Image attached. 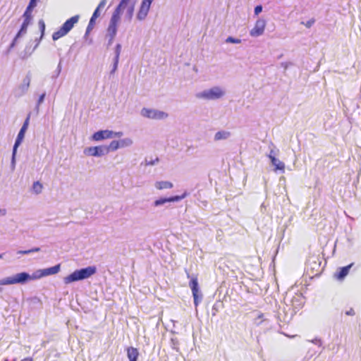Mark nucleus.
<instances>
[{
	"mask_svg": "<svg viewBox=\"0 0 361 361\" xmlns=\"http://www.w3.org/2000/svg\"><path fill=\"white\" fill-rule=\"evenodd\" d=\"M136 2L137 0H121L116 8L121 13L126 11V18L130 21L133 16Z\"/></svg>",
	"mask_w": 361,
	"mask_h": 361,
	"instance_id": "9",
	"label": "nucleus"
},
{
	"mask_svg": "<svg viewBox=\"0 0 361 361\" xmlns=\"http://www.w3.org/2000/svg\"><path fill=\"white\" fill-rule=\"evenodd\" d=\"M43 185L39 181H35L32 183V188H31V192L35 195H39L42 193L43 190Z\"/></svg>",
	"mask_w": 361,
	"mask_h": 361,
	"instance_id": "20",
	"label": "nucleus"
},
{
	"mask_svg": "<svg viewBox=\"0 0 361 361\" xmlns=\"http://www.w3.org/2000/svg\"><path fill=\"white\" fill-rule=\"evenodd\" d=\"M96 19H97V18H93V16H92L91 17V18H90V23H90V24H91V25H94V22H95V20H96Z\"/></svg>",
	"mask_w": 361,
	"mask_h": 361,
	"instance_id": "39",
	"label": "nucleus"
},
{
	"mask_svg": "<svg viewBox=\"0 0 361 361\" xmlns=\"http://www.w3.org/2000/svg\"><path fill=\"white\" fill-rule=\"evenodd\" d=\"M106 4V0H102L100 1L99 4L98 5L97 8L99 9L103 8L105 6Z\"/></svg>",
	"mask_w": 361,
	"mask_h": 361,
	"instance_id": "35",
	"label": "nucleus"
},
{
	"mask_svg": "<svg viewBox=\"0 0 361 361\" xmlns=\"http://www.w3.org/2000/svg\"><path fill=\"white\" fill-rule=\"evenodd\" d=\"M231 133L228 130H220L215 133L214 138L215 140L219 141L227 140L231 137Z\"/></svg>",
	"mask_w": 361,
	"mask_h": 361,
	"instance_id": "17",
	"label": "nucleus"
},
{
	"mask_svg": "<svg viewBox=\"0 0 361 361\" xmlns=\"http://www.w3.org/2000/svg\"><path fill=\"white\" fill-rule=\"evenodd\" d=\"M154 0H142L137 13V19L140 21L144 20L149 11L151 4Z\"/></svg>",
	"mask_w": 361,
	"mask_h": 361,
	"instance_id": "11",
	"label": "nucleus"
},
{
	"mask_svg": "<svg viewBox=\"0 0 361 361\" xmlns=\"http://www.w3.org/2000/svg\"><path fill=\"white\" fill-rule=\"evenodd\" d=\"M121 13H121L119 11H118L117 8H116L115 11L114 12V13L111 16L109 23L118 26V25L120 22V20H121Z\"/></svg>",
	"mask_w": 361,
	"mask_h": 361,
	"instance_id": "21",
	"label": "nucleus"
},
{
	"mask_svg": "<svg viewBox=\"0 0 361 361\" xmlns=\"http://www.w3.org/2000/svg\"><path fill=\"white\" fill-rule=\"evenodd\" d=\"M31 82V77L30 75H27L23 80H22L21 83L18 87V90L20 91L22 94H25L27 92L30 85Z\"/></svg>",
	"mask_w": 361,
	"mask_h": 361,
	"instance_id": "16",
	"label": "nucleus"
},
{
	"mask_svg": "<svg viewBox=\"0 0 361 361\" xmlns=\"http://www.w3.org/2000/svg\"><path fill=\"white\" fill-rule=\"evenodd\" d=\"M345 314L352 316L355 314V312L353 309H350L348 311H346Z\"/></svg>",
	"mask_w": 361,
	"mask_h": 361,
	"instance_id": "37",
	"label": "nucleus"
},
{
	"mask_svg": "<svg viewBox=\"0 0 361 361\" xmlns=\"http://www.w3.org/2000/svg\"><path fill=\"white\" fill-rule=\"evenodd\" d=\"M3 256H4V255H3V254H0V259H2V258H3Z\"/></svg>",
	"mask_w": 361,
	"mask_h": 361,
	"instance_id": "41",
	"label": "nucleus"
},
{
	"mask_svg": "<svg viewBox=\"0 0 361 361\" xmlns=\"http://www.w3.org/2000/svg\"><path fill=\"white\" fill-rule=\"evenodd\" d=\"M29 117L27 118V119L25 121L23 126L21 127V130H25L27 131V128H28V126H29Z\"/></svg>",
	"mask_w": 361,
	"mask_h": 361,
	"instance_id": "32",
	"label": "nucleus"
},
{
	"mask_svg": "<svg viewBox=\"0 0 361 361\" xmlns=\"http://www.w3.org/2000/svg\"><path fill=\"white\" fill-rule=\"evenodd\" d=\"M269 159L271 160V164L274 166V171H280L282 173L285 171V164L276 158L274 156L270 154Z\"/></svg>",
	"mask_w": 361,
	"mask_h": 361,
	"instance_id": "15",
	"label": "nucleus"
},
{
	"mask_svg": "<svg viewBox=\"0 0 361 361\" xmlns=\"http://www.w3.org/2000/svg\"><path fill=\"white\" fill-rule=\"evenodd\" d=\"M140 115L143 118L153 121H164L169 116L166 111L147 106L142 107L140 109Z\"/></svg>",
	"mask_w": 361,
	"mask_h": 361,
	"instance_id": "4",
	"label": "nucleus"
},
{
	"mask_svg": "<svg viewBox=\"0 0 361 361\" xmlns=\"http://www.w3.org/2000/svg\"><path fill=\"white\" fill-rule=\"evenodd\" d=\"M21 361H32V360L30 357H26L23 359Z\"/></svg>",
	"mask_w": 361,
	"mask_h": 361,
	"instance_id": "40",
	"label": "nucleus"
},
{
	"mask_svg": "<svg viewBox=\"0 0 361 361\" xmlns=\"http://www.w3.org/2000/svg\"><path fill=\"white\" fill-rule=\"evenodd\" d=\"M18 149H15L14 147H13V152H12V159H11V164L14 166L16 164V156L17 154Z\"/></svg>",
	"mask_w": 361,
	"mask_h": 361,
	"instance_id": "31",
	"label": "nucleus"
},
{
	"mask_svg": "<svg viewBox=\"0 0 361 361\" xmlns=\"http://www.w3.org/2000/svg\"><path fill=\"white\" fill-rule=\"evenodd\" d=\"M25 133H26L25 130H21V129L20 130V131L17 135V137L16 139L14 145H13L14 150L18 149L19 146L22 144V142L25 138Z\"/></svg>",
	"mask_w": 361,
	"mask_h": 361,
	"instance_id": "19",
	"label": "nucleus"
},
{
	"mask_svg": "<svg viewBox=\"0 0 361 361\" xmlns=\"http://www.w3.org/2000/svg\"><path fill=\"white\" fill-rule=\"evenodd\" d=\"M38 25H39V30L41 31V38H42V37L44 36V31H45V23H44V20H40L38 22Z\"/></svg>",
	"mask_w": 361,
	"mask_h": 361,
	"instance_id": "29",
	"label": "nucleus"
},
{
	"mask_svg": "<svg viewBox=\"0 0 361 361\" xmlns=\"http://www.w3.org/2000/svg\"><path fill=\"white\" fill-rule=\"evenodd\" d=\"M93 25H91L89 23L87 27V30H86V34H87L89 32H90V30L93 28Z\"/></svg>",
	"mask_w": 361,
	"mask_h": 361,
	"instance_id": "38",
	"label": "nucleus"
},
{
	"mask_svg": "<svg viewBox=\"0 0 361 361\" xmlns=\"http://www.w3.org/2000/svg\"><path fill=\"white\" fill-rule=\"evenodd\" d=\"M23 18V22L22 23V25H21V27H20L19 32L16 35L14 42H16L18 37H20L21 36L24 35L26 33L27 27L30 25V23L32 22V15L30 14V13H24Z\"/></svg>",
	"mask_w": 361,
	"mask_h": 361,
	"instance_id": "13",
	"label": "nucleus"
},
{
	"mask_svg": "<svg viewBox=\"0 0 361 361\" xmlns=\"http://www.w3.org/2000/svg\"><path fill=\"white\" fill-rule=\"evenodd\" d=\"M122 131H114L109 129H103L94 132L90 137V140L94 142H102L106 140L113 138H120L123 137Z\"/></svg>",
	"mask_w": 361,
	"mask_h": 361,
	"instance_id": "5",
	"label": "nucleus"
},
{
	"mask_svg": "<svg viewBox=\"0 0 361 361\" xmlns=\"http://www.w3.org/2000/svg\"><path fill=\"white\" fill-rule=\"evenodd\" d=\"M192 293L194 298V304L195 307H197L202 300V294L200 293V290L197 291H192Z\"/></svg>",
	"mask_w": 361,
	"mask_h": 361,
	"instance_id": "25",
	"label": "nucleus"
},
{
	"mask_svg": "<svg viewBox=\"0 0 361 361\" xmlns=\"http://www.w3.org/2000/svg\"><path fill=\"white\" fill-rule=\"evenodd\" d=\"M79 16H74L68 19L62 26L52 35L53 40L56 41L66 36L79 20Z\"/></svg>",
	"mask_w": 361,
	"mask_h": 361,
	"instance_id": "7",
	"label": "nucleus"
},
{
	"mask_svg": "<svg viewBox=\"0 0 361 361\" xmlns=\"http://www.w3.org/2000/svg\"><path fill=\"white\" fill-rule=\"evenodd\" d=\"M117 27L118 26H116L115 25H112L111 23H109V27H108V29H107V32H108V35L110 36V37L111 39H114V37L116 35Z\"/></svg>",
	"mask_w": 361,
	"mask_h": 361,
	"instance_id": "24",
	"label": "nucleus"
},
{
	"mask_svg": "<svg viewBox=\"0 0 361 361\" xmlns=\"http://www.w3.org/2000/svg\"><path fill=\"white\" fill-rule=\"evenodd\" d=\"M39 0H30L25 13L32 14V10L36 7Z\"/></svg>",
	"mask_w": 361,
	"mask_h": 361,
	"instance_id": "26",
	"label": "nucleus"
},
{
	"mask_svg": "<svg viewBox=\"0 0 361 361\" xmlns=\"http://www.w3.org/2000/svg\"><path fill=\"white\" fill-rule=\"evenodd\" d=\"M100 9H99L98 8H97L95 9V11H94L92 16H93V18H97L99 15H100V12H99Z\"/></svg>",
	"mask_w": 361,
	"mask_h": 361,
	"instance_id": "34",
	"label": "nucleus"
},
{
	"mask_svg": "<svg viewBox=\"0 0 361 361\" xmlns=\"http://www.w3.org/2000/svg\"><path fill=\"white\" fill-rule=\"evenodd\" d=\"M44 97H45V94L43 93L42 94H41L38 99V101H37V105L39 106L43 102H44Z\"/></svg>",
	"mask_w": 361,
	"mask_h": 361,
	"instance_id": "33",
	"label": "nucleus"
},
{
	"mask_svg": "<svg viewBox=\"0 0 361 361\" xmlns=\"http://www.w3.org/2000/svg\"><path fill=\"white\" fill-rule=\"evenodd\" d=\"M226 94V90L224 86L215 85L205 89L195 94L196 98L203 100H219Z\"/></svg>",
	"mask_w": 361,
	"mask_h": 361,
	"instance_id": "3",
	"label": "nucleus"
},
{
	"mask_svg": "<svg viewBox=\"0 0 361 361\" xmlns=\"http://www.w3.org/2000/svg\"><path fill=\"white\" fill-rule=\"evenodd\" d=\"M138 357V351L135 348H129L128 349V357L130 361H137Z\"/></svg>",
	"mask_w": 361,
	"mask_h": 361,
	"instance_id": "23",
	"label": "nucleus"
},
{
	"mask_svg": "<svg viewBox=\"0 0 361 361\" xmlns=\"http://www.w3.org/2000/svg\"><path fill=\"white\" fill-rule=\"evenodd\" d=\"M86 157H100L106 154L105 145L90 146L83 150Z\"/></svg>",
	"mask_w": 361,
	"mask_h": 361,
	"instance_id": "10",
	"label": "nucleus"
},
{
	"mask_svg": "<svg viewBox=\"0 0 361 361\" xmlns=\"http://www.w3.org/2000/svg\"><path fill=\"white\" fill-rule=\"evenodd\" d=\"M97 271V269L94 266H89L80 269H76L71 274L63 277V282L66 285H68L79 281L85 280L90 278Z\"/></svg>",
	"mask_w": 361,
	"mask_h": 361,
	"instance_id": "2",
	"label": "nucleus"
},
{
	"mask_svg": "<svg viewBox=\"0 0 361 361\" xmlns=\"http://www.w3.org/2000/svg\"><path fill=\"white\" fill-rule=\"evenodd\" d=\"M7 214L6 209L0 208V216H5Z\"/></svg>",
	"mask_w": 361,
	"mask_h": 361,
	"instance_id": "36",
	"label": "nucleus"
},
{
	"mask_svg": "<svg viewBox=\"0 0 361 361\" xmlns=\"http://www.w3.org/2000/svg\"><path fill=\"white\" fill-rule=\"evenodd\" d=\"M241 39L239 38H235L233 37H228L226 39V43L239 44L241 43Z\"/></svg>",
	"mask_w": 361,
	"mask_h": 361,
	"instance_id": "28",
	"label": "nucleus"
},
{
	"mask_svg": "<svg viewBox=\"0 0 361 361\" xmlns=\"http://www.w3.org/2000/svg\"><path fill=\"white\" fill-rule=\"evenodd\" d=\"M263 8L261 5H258L255 7L254 13L255 16H258L259 13L262 12Z\"/></svg>",
	"mask_w": 361,
	"mask_h": 361,
	"instance_id": "30",
	"label": "nucleus"
},
{
	"mask_svg": "<svg viewBox=\"0 0 361 361\" xmlns=\"http://www.w3.org/2000/svg\"><path fill=\"white\" fill-rule=\"evenodd\" d=\"M352 266L353 264H350L348 266L341 268L339 271L336 274V277L339 280L343 279L348 274L350 269Z\"/></svg>",
	"mask_w": 361,
	"mask_h": 361,
	"instance_id": "18",
	"label": "nucleus"
},
{
	"mask_svg": "<svg viewBox=\"0 0 361 361\" xmlns=\"http://www.w3.org/2000/svg\"><path fill=\"white\" fill-rule=\"evenodd\" d=\"M267 20L263 17H259L255 20L252 27L250 30V35L252 37H259L264 35L267 27Z\"/></svg>",
	"mask_w": 361,
	"mask_h": 361,
	"instance_id": "8",
	"label": "nucleus"
},
{
	"mask_svg": "<svg viewBox=\"0 0 361 361\" xmlns=\"http://www.w3.org/2000/svg\"><path fill=\"white\" fill-rule=\"evenodd\" d=\"M134 143L130 137H120L118 140H111L106 147V154L110 152H116L119 149L130 147Z\"/></svg>",
	"mask_w": 361,
	"mask_h": 361,
	"instance_id": "6",
	"label": "nucleus"
},
{
	"mask_svg": "<svg viewBox=\"0 0 361 361\" xmlns=\"http://www.w3.org/2000/svg\"><path fill=\"white\" fill-rule=\"evenodd\" d=\"M39 250H40L39 247H34V248H32L30 250H18L17 252V254L18 255H27V254L32 253V252H39Z\"/></svg>",
	"mask_w": 361,
	"mask_h": 361,
	"instance_id": "27",
	"label": "nucleus"
},
{
	"mask_svg": "<svg viewBox=\"0 0 361 361\" xmlns=\"http://www.w3.org/2000/svg\"><path fill=\"white\" fill-rule=\"evenodd\" d=\"M188 278H190L189 286L192 292L199 290L197 278L194 276H190L189 274L188 275Z\"/></svg>",
	"mask_w": 361,
	"mask_h": 361,
	"instance_id": "22",
	"label": "nucleus"
},
{
	"mask_svg": "<svg viewBox=\"0 0 361 361\" xmlns=\"http://www.w3.org/2000/svg\"><path fill=\"white\" fill-rule=\"evenodd\" d=\"M153 185L154 189L157 191L171 190L174 187L171 181L163 179L157 180Z\"/></svg>",
	"mask_w": 361,
	"mask_h": 361,
	"instance_id": "14",
	"label": "nucleus"
},
{
	"mask_svg": "<svg viewBox=\"0 0 361 361\" xmlns=\"http://www.w3.org/2000/svg\"><path fill=\"white\" fill-rule=\"evenodd\" d=\"M61 270V265L39 269L35 270L32 274L22 271L0 279V286H12L16 284H25L31 281L39 280L44 277L58 274Z\"/></svg>",
	"mask_w": 361,
	"mask_h": 361,
	"instance_id": "1",
	"label": "nucleus"
},
{
	"mask_svg": "<svg viewBox=\"0 0 361 361\" xmlns=\"http://www.w3.org/2000/svg\"><path fill=\"white\" fill-rule=\"evenodd\" d=\"M187 195H188V193L186 192H185L181 195H176V196H172V197H160V198L154 200L153 204H154V206L157 207L161 206L167 202H179L181 200L184 199L185 197H187Z\"/></svg>",
	"mask_w": 361,
	"mask_h": 361,
	"instance_id": "12",
	"label": "nucleus"
}]
</instances>
